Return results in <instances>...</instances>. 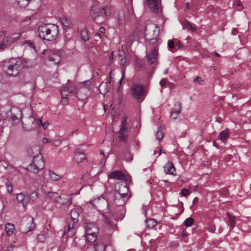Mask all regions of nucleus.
Wrapping results in <instances>:
<instances>
[{"label":"nucleus","mask_w":251,"mask_h":251,"mask_svg":"<svg viewBox=\"0 0 251 251\" xmlns=\"http://www.w3.org/2000/svg\"><path fill=\"white\" fill-rule=\"evenodd\" d=\"M31 67V63L25 58H13L4 61L3 69L8 75L15 76Z\"/></svg>","instance_id":"nucleus-1"},{"label":"nucleus","mask_w":251,"mask_h":251,"mask_svg":"<svg viewBox=\"0 0 251 251\" xmlns=\"http://www.w3.org/2000/svg\"><path fill=\"white\" fill-rule=\"evenodd\" d=\"M58 26L51 24L41 25L38 29L39 37L48 41L55 40L58 36Z\"/></svg>","instance_id":"nucleus-2"},{"label":"nucleus","mask_w":251,"mask_h":251,"mask_svg":"<svg viewBox=\"0 0 251 251\" xmlns=\"http://www.w3.org/2000/svg\"><path fill=\"white\" fill-rule=\"evenodd\" d=\"M130 93L134 99L140 101L144 99L147 95L145 88L140 83L133 84L131 87Z\"/></svg>","instance_id":"nucleus-3"},{"label":"nucleus","mask_w":251,"mask_h":251,"mask_svg":"<svg viewBox=\"0 0 251 251\" xmlns=\"http://www.w3.org/2000/svg\"><path fill=\"white\" fill-rule=\"evenodd\" d=\"M45 162L42 158L38 157L33 158L32 162L26 168L28 171L37 173L39 170H42L45 167Z\"/></svg>","instance_id":"nucleus-4"},{"label":"nucleus","mask_w":251,"mask_h":251,"mask_svg":"<svg viewBox=\"0 0 251 251\" xmlns=\"http://www.w3.org/2000/svg\"><path fill=\"white\" fill-rule=\"evenodd\" d=\"M128 189L126 185L123 183L118 185V188L115 187L113 192L114 200L122 199L125 201V199L127 197Z\"/></svg>","instance_id":"nucleus-5"},{"label":"nucleus","mask_w":251,"mask_h":251,"mask_svg":"<svg viewBox=\"0 0 251 251\" xmlns=\"http://www.w3.org/2000/svg\"><path fill=\"white\" fill-rule=\"evenodd\" d=\"M22 124L24 129L29 131L37 128V125L39 124H41V119H35L33 117H30L25 121V122H23Z\"/></svg>","instance_id":"nucleus-6"},{"label":"nucleus","mask_w":251,"mask_h":251,"mask_svg":"<svg viewBox=\"0 0 251 251\" xmlns=\"http://www.w3.org/2000/svg\"><path fill=\"white\" fill-rule=\"evenodd\" d=\"M22 114L21 109L17 107H12L6 113L7 118L12 122L18 121Z\"/></svg>","instance_id":"nucleus-7"},{"label":"nucleus","mask_w":251,"mask_h":251,"mask_svg":"<svg viewBox=\"0 0 251 251\" xmlns=\"http://www.w3.org/2000/svg\"><path fill=\"white\" fill-rule=\"evenodd\" d=\"M127 118L126 117H123V120L121 122V128L118 131V137L119 140L124 143L127 142V128L126 127Z\"/></svg>","instance_id":"nucleus-8"},{"label":"nucleus","mask_w":251,"mask_h":251,"mask_svg":"<svg viewBox=\"0 0 251 251\" xmlns=\"http://www.w3.org/2000/svg\"><path fill=\"white\" fill-rule=\"evenodd\" d=\"M23 33H14L4 37L2 40L8 47L15 44L19 40Z\"/></svg>","instance_id":"nucleus-9"},{"label":"nucleus","mask_w":251,"mask_h":251,"mask_svg":"<svg viewBox=\"0 0 251 251\" xmlns=\"http://www.w3.org/2000/svg\"><path fill=\"white\" fill-rule=\"evenodd\" d=\"M84 227L85 234H98V228L93 223L90 222L85 223Z\"/></svg>","instance_id":"nucleus-10"},{"label":"nucleus","mask_w":251,"mask_h":251,"mask_svg":"<svg viewBox=\"0 0 251 251\" xmlns=\"http://www.w3.org/2000/svg\"><path fill=\"white\" fill-rule=\"evenodd\" d=\"M108 177L110 179L124 180L126 179L125 174L120 171H114L109 173Z\"/></svg>","instance_id":"nucleus-11"},{"label":"nucleus","mask_w":251,"mask_h":251,"mask_svg":"<svg viewBox=\"0 0 251 251\" xmlns=\"http://www.w3.org/2000/svg\"><path fill=\"white\" fill-rule=\"evenodd\" d=\"M87 158L86 154L84 151H82L79 149H77L75 152L74 159L78 164L81 163L83 160H86Z\"/></svg>","instance_id":"nucleus-12"},{"label":"nucleus","mask_w":251,"mask_h":251,"mask_svg":"<svg viewBox=\"0 0 251 251\" xmlns=\"http://www.w3.org/2000/svg\"><path fill=\"white\" fill-rule=\"evenodd\" d=\"M157 54L155 49H154L151 52L148 54L147 56V63L154 66L155 67L157 63H155L157 59Z\"/></svg>","instance_id":"nucleus-13"},{"label":"nucleus","mask_w":251,"mask_h":251,"mask_svg":"<svg viewBox=\"0 0 251 251\" xmlns=\"http://www.w3.org/2000/svg\"><path fill=\"white\" fill-rule=\"evenodd\" d=\"M27 153L29 155L32 157L33 158L38 157V158H42L40 156L41 155L39 148L38 146H32L27 149Z\"/></svg>","instance_id":"nucleus-14"},{"label":"nucleus","mask_w":251,"mask_h":251,"mask_svg":"<svg viewBox=\"0 0 251 251\" xmlns=\"http://www.w3.org/2000/svg\"><path fill=\"white\" fill-rule=\"evenodd\" d=\"M181 111V104L180 102H177L175 104V108L172 111L170 117L176 120Z\"/></svg>","instance_id":"nucleus-15"},{"label":"nucleus","mask_w":251,"mask_h":251,"mask_svg":"<svg viewBox=\"0 0 251 251\" xmlns=\"http://www.w3.org/2000/svg\"><path fill=\"white\" fill-rule=\"evenodd\" d=\"M164 172L166 174L175 175L176 169L173 163L171 162L167 163L164 167Z\"/></svg>","instance_id":"nucleus-16"},{"label":"nucleus","mask_w":251,"mask_h":251,"mask_svg":"<svg viewBox=\"0 0 251 251\" xmlns=\"http://www.w3.org/2000/svg\"><path fill=\"white\" fill-rule=\"evenodd\" d=\"M147 3L150 6L151 10L155 13L158 12V0H146Z\"/></svg>","instance_id":"nucleus-17"},{"label":"nucleus","mask_w":251,"mask_h":251,"mask_svg":"<svg viewBox=\"0 0 251 251\" xmlns=\"http://www.w3.org/2000/svg\"><path fill=\"white\" fill-rule=\"evenodd\" d=\"M75 221H70L64 229V233L69 234V235H72L75 232Z\"/></svg>","instance_id":"nucleus-18"},{"label":"nucleus","mask_w":251,"mask_h":251,"mask_svg":"<svg viewBox=\"0 0 251 251\" xmlns=\"http://www.w3.org/2000/svg\"><path fill=\"white\" fill-rule=\"evenodd\" d=\"M182 26L184 29L190 30L192 32H195L197 30V28L193 26V25L188 21H184L182 23Z\"/></svg>","instance_id":"nucleus-19"},{"label":"nucleus","mask_w":251,"mask_h":251,"mask_svg":"<svg viewBox=\"0 0 251 251\" xmlns=\"http://www.w3.org/2000/svg\"><path fill=\"white\" fill-rule=\"evenodd\" d=\"M47 58L49 61L53 62L55 64H57L60 61V56L56 53H53L50 55H49Z\"/></svg>","instance_id":"nucleus-20"},{"label":"nucleus","mask_w":251,"mask_h":251,"mask_svg":"<svg viewBox=\"0 0 251 251\" xmlns=\"http://www.w3.org/2000/svg\"><path fill=\"white\" fill-rule=\"evenodd\" d=\"M5 230L7 234L11 235L15 230V226L11 223H7L5 224Z\"/></svg>","instance_id":"nucleus-21"},{"label":"nucleus","mask_w":251,"mask_h":251,"mask_svg":"<svg viewBox=\"0 0 251 251\" xmlns=\"http://www.w3.org/2000/svg\"><path fill=\"white\" fill-rule=\"evenodd\" d=\"M90 11L91 13V17L94 19H95L100 15V12L95 5H92Z\"/></svg>","instance_id":"nucleus-22"},{"label":"nucleus","mask_w":251,"mask_h":251,"mask_svg":"<svg viewBox=\"0 0 251 251\" xmlns=\"http://www.w3.org/2000/svg\"><path fill=\"white\" fill-rule=\"evenodd\" d=\"M229 130L227 129L221 132L219 134L220 140L224 142L226 141L229 138Z\"/></svg>","instance_id":"nucleus-23"},{"label":"nucleus","mask_w":251,"mask_h":251,"mask_svg":"<svg viewBox=\"0 0 251 251\" xmlns=\"http://www.w3.org/2000/svg\"><path fill=\"white\" fill-rule=\"evenodd\" d=\"M148 30L147 27H146L145 29V35L144 38L145 40L149 42L150 44H154L157 41V38L156 37L153 38H151L149 37L148 33H147Z\"/></svg>","instance_id":"nucleus-24"},{"label":"nucleus","mask_w":251,"mask_h":251,"mask_svg":"<svg viewBox=\"0 0 251 251\" xmlns=\"http://www.w3.org/2000/svg\"><path fill=\"white\" fill-rule=\"evenodd\" d=\"M118 211L120 212V214L116 213V220H123L125 215L126 213V208L123 206L120 207L119 208Z\"/></svg>","instance_id":"nucleus-25"},{"label":"nucleus","mask_w":251,"mask_h":251,"mask_svg":"<svg viewBox=\"0 0 251 251\" xmlns=\"http://www.w3.org/2000/svg\"><path fill=\"white\" fill-rule=\"evenodd\" d=\"M47 196L48 198L56 201H57L58 199L61 198V196L56 192H49L47 194Z\"/></svg>","instance_id":"nucleus-26"},{"label":"nucleus","mask_w":251,"mask_h":251,"mask_svg":"<svg viewBox=\"0 0 251 251\" xmlns=\"http://www.w3.org/2000/svg\"><path fill=\"white\" fill-rule=\"evenodd\" d=\"M117 19L120 24H123L125 20V12L123 10H120L118 13Z\"/></svg>","instance_id":"nucleus-27"},{"label":"nucleus","mask_w":251,"mask_h":251,"mask_svg":"<svg viewBox=\"0 0 251 251\" xmlns=\"http://www.w3.org/2000/svg\"><path fill=\"white\" fill-rule=\"evenodd\" d=\"M119 59L120 60V64L124 66L126 63V59L125 56V53L123 50L119 51L118 54Z\"/></svg>","instance_id":"nucleus-28"},{"label":"nucleus","mask_w":251,"mask_h":251,"mask_svg":"<svg viewBox=\"0 0 251 251\" xmlns=\"http://www.w3.org/2000/svg\"><path fill=\"white\" fill-rule=\"evenodd\" d=\"M79 215V210L72 209L70 212L71 220H77Z\"/></svg>","instance_id":"nucleus-29"},{"label":"nucleus","mask_w":251,"mask_h":251,"mask_svg":"<svg viewBox=\"0 0 251 251\" xmlns=\"http://www.w3.org/2000/svg\"><path fill=\"white\" fill-rule=\"evenodd\" d=\"M106 246L101 243H97L94 245L95 251H105Z\"/></svg>","instance_id":"nucleus-30"},{"label":"nucleus","mask_w":251,"mask_h":251,"mask_svg":"<svg viewBox=\"0 0 251 251\" xmlns=\"http://www.w3.org/2000/svg\"><path fill=\"white\" fill-rule=\"evenodd\" d=\"M81 38L85 42L89 40V36L86 28L83 29L80 33Z\"/></svg>","instance_id":"nucleus-31"},{"label":"nucleus","mask_w":251,"mask_h":251,"mask_svg":"<svg viewBox=\"0 0 251 251\" xmlns=\"http://www.w3.org/2000/svg\"><path fill=\"white\" fill-rule=\"evenodd\" d=\"M146 228L151 229L154 227L157 224V221H145Z\"/></svg>","instance_id":"nucleus-32"},{"label":"nucleus","mask_w":251,"mask_h":251,"mask_svg":"<svg viewBox=\"0 0 251 251\" xmlns=\"http://www.w3.org/2000/svg\"><path fill=\"white\" fill-rule=\"evenodd\" d=\"M60 21L62 25L64 27H67L69 26L70 24H71V20L64 16L60 18Z\"/></svg>","instance_id":"nucleus-33"},{"label":"nucleus","mask_w":251,"mask_h":251,"mask_svg":"<svg viewBox=\"0 0 251 251\" xmlns=\"http://www.w3.org/2000/svg\"><path fill=\"white\" fill-rule=\"evenodd\" d=\"M30 1L31 0H16L17 4L22 7L27 6Z\"/></svg>","instance_id":"nucleus-34"},{"label":"nucleus","mask_w":251,"mask_h":251,"mask_svg":"<svg viewBox=\"0 0 251 251\" xmlns=\"http://www.w3.org/2000/svg\"><path fill=\"white\" fill-rule=\"evenodd\" d=\"M86 240L90 242H93L95 241L97 238V234H85Z\"/></svg>","instance_id":"nucleus-35"},{"label":"nucleus","mask_w":251,"mask_h":251,"mask_svg":"<svg viewBox=\"0 0 251 251\" xmlns=\"http://www.w3.org/2000/svg\"><path fill=\"white\" fill-rule=\"evenodd\" d=\"M49 174L51 179L53 181H57L61 178L60 176L55 174L51 171H49Z\"/></svg>","instance_id":"nucleus-36"},{"label":"nucleus","mask_w":251,"mask_h":251,"mask_svg":"<svg viewBox=\"0 0 251 251\" xmlns=\"http://www.w3.org/2000/svg\"><path fill=\"white\" fill-rule=\"evenodd\" d=\"M124 158L126 161H130L133 159V154L127 150L124 152Z\"/></svg>","instance_id":"nucleus-37"},{"label":"nucleus","mask_w":251,"mask_h":251,"mask_svg":"<svg viewBox=\"0 0 251 251\" xmlns=\"http://www.w3.org/2000/svg\"><path fill=\"white\" fill-rule=\"evenodd\" d=\"M31 201V200L29 194H25L24 200L23 203V205L24 207H25L27 204Z\"/></svg>","instance_id":"nucleus-38"},{"label":"nucleus","mask_w":251,"mask_h":251,"mask_svg":"<svg viewBox=\"0 0 251 251\" xmlns=\"http://www.w3.org/2000/svg\"><path fill=\"white\" fill-rule=\"evenodd\" d=\"M72 92V90H70V88L67 87H65L63 90L61 91V95L62 97H66L69 93H71Z\"/></svg>","instance_id":"nucleus-39"},{"label":"nucleus","mask_w":251,"mask_h":251,"mask_svg":"<svg viewBox=\"0 0 251 251\" xmlns=\"http://www.w3.org/2000/svg\"><path fill=\"white\" fill-rule=\"evenodd\" d=\"M144 64V61L139 58H137L135 61V65L138 69H141Z\"/></svg>","instance_id":"nucleus-40"},{"label":"nucleus","mask_w":251,"mask_h":251,"mask_svg":"<svg viewBox=\"0 0 251 251\" xmlns=\"http://www.w3.org/2000/svg\"><path fill=\"white\" fill-rule=\"evenodd\" d=\"M223 218L224 219H226L227 218H228V220H235V217L233 216L232 215L230 214L229 213L225 212V211H223Z\"/></svg>","instance_id":"nucleus-41"},{"label":"nucleus","mask_w":251,"mask_h":251,"mask_svg":"<svg viewBox=\"0 0 251 251\" xmlns=\"http://www.w3.org/2000/svg\"><path fill=\"white\" fill-rule=\"evenodd\" d=\"M29 195L30 197L32 202H33L34 201H35L38 197V194L35 191L29 194Z\"/></svg>","instance_id":"nucleus-42"},{"label":"nucleus","mask_w":251,"mask_h":251,"mask_svg":"<svg viewBox=\"0 0 251 251\" xmlns=\"http://www.w3.org/2000/svg\"><path fill=\"white\" fill-rule=\"evenodd\" d=\"M24 196L25 194L23 193L17 194L16 195V199L18 201L22 202L23 203L24 200Z\"/></svg>","instance_id":"nucleus-43"},{"label":"nucleus","mask_w":251,"mask_h":251,"mask_svg":"<svg viewBox=\"0 0 251 251\" xmlns=\"http://www.w3.org/2000/svg\"><path fill=\"white\" fill-rule=\"evenodd\" d=\"M164 137L163 133L159 130H158L156 133V138L158 141H161Z\"/></svg>","instance_id":"nucleus-44"},{"label":"nucleus","mask_w":251,"mask_h":251,"mask_svg":"<svg viewBox=\"0 0 251 251\" xmlns=\"http://www.w3.org/2000/svg\"><path fill=\"white\" fill-rule=\"evenodd\" d=\"M41 124H39V125H37V127H42V128L44 129H46L49 125V123L47 121H46L45 122L43 123L41 119Z\"/></svg>","instance_id":"nucleus-45"},{"label":"nucleus","mask_w":251,"mask_h":251,"mask_svg":"<svg viewBox=\"0 0 251 251\" xmlns=\"http://www.w3.org/2000/svg\"><path fill=\"white\" fill-rule=\"evenodd\" d=\"M180 193L183 196L186 197L190 193V192L189 190L183 188L181 190Z\"/></svg>","instance_id":"nucleus-46"},{"label":"nucleus","mask_w":251,"mask_h":251,"mask_svg":"<svg viewBox=\"0 0 251 251\" xmlns=\"http://www.w3.org/2000/svg\"><path fill=\"white\" fill-rule=\"evenodd\" d=\"M104 88L105 89V91L104 92V93H105V92L107 91V82H102L100 85V87H99V90L100 91V89L101 88ZM101 93V92H100Z\"/></svg>","instance_id":"nucleus-47"},{"label":"nucleus","mask_w":251,"mask_h":251,"mask_svg":"<svg viewBox=\"0 0 251 251\" xmlns=\"http://www.w3.org/2000/svg\"><path fill=\"white\" fill-rule=\"evenodd\" d=\"M176 50L181 49L184 48V45L180 41H177V42L175 44Z\"/></svg>","instance_id":"nucleus-48"},{"label":"nucleus","mask_w":251,"mask_h":251,"mask_svg":"<svg viewBox=\"0 0 251 251\" xmlns=\"http://www.w3.org/2000/svg\"><path fill=\"white\" fill-rule=\"evenodd\" d=\"M28 224L30 225L28 231H32L35 227V224L34 223V221H30V223H28Z\"/></svg>","instance_id":"nucleus-49"},{"label":"nucleus","mask_w":251,"mask_h":251,"mask_svg":"<svg viewBox=\"0 0 251 251\" xmlns=\"http://www.w3.org/2000/svg\"><path fill=\"white\" fill-rule=\"evenodd\" d=\"M46 239V237L44 234H39L37 236V240L39 242H44Z\"/></svg>","instance_id":"nucleus-50"},{"label":"nucleus","mask_w":251,"mask_h":251,"mask_svg":"<svg viewBox=\"0 0 251 251\" xmlns=\"http://www.w3.org/2000/svg\"><path fill=\"white\" fill-rule=\"evenodd\" d=\"M6 188H7V190L8 192L10 194H12V191H13V187H12V185L10 183H7L6 184Z\"/></svg>","instance_id":"nucleus-51"},{"label":"nucleus","mask_w":251,"mask_h":251,"mask_svg":"<svg viewBox=\"0 0 251 251\" xmlns=\"http://www.w3.org/2000/svg\"><path fill=\"white\" fill-rule=\"evenodd\" d=\"M168 46L170 49H173L176 47L174 42L172 40H169L168 41Z\"/></svg>","instance_id":"nucleus-52"},{"label":"nucleus","mask_w":251,"mask_h":251,"mask_svg":"<svg viewBox=\"0 0 251 251\" xmlns=\"http://www.w3.org/2000/svg\"><path fill=\"white\" fill-rule=\"evenodd\" d=\"M108 9V8L107 7H103L101 9V10L104 11V14L106 17L110 16V12L109 11V10L107 11Z\"/></svg>","instance_id":"nucleus-53"},{"label":"nucleus","mask_w":251,"mask_h":251,"mask_svg":"<svg viewBox=\"0 0 251 251\" xmlns=\"http://www.w3.org/2000/svg\"><path fill=\"white\" fill-rule=\"evenodd\" d=\"M8 48L6 44L4 43V41L2 40V41L0 43V50H3L5 49Z\"/></svg>","instance_id":"nucleus-54"},{"label":"nucleus","mask_w":251,"mask_h":251,"mask_svg":"<svg viewBox=\"0 0 251 251\" xmlns=\"http://www.w3.org/2000/svg\"><path fill=\"white\" fill-rule=\"evenodd\" d=\"M194 221H184V225L187 227L193 225Z\"/></svg>","instance_id":"nucleus-55"},{"label":"nucleus","mask_w":251,"mask_h":251,"mask_svg":"<svg viewBox=\"0 0 251 251\" xmlns=\"http://www.w3.org/2000/svg\"><path fill=\"white\" fill-rule=\"evenodd\" d=\"M236 5L238 7V10H242L243 9V6L241 4V2L240 0H237L236 1Z\"/></svg>","instance_id":"nucleus-56"},{"label":"nucleus","mask_w":251,"mask_h":251,"mask_svg":"<svg viewBox=\"0 0 251 251\" xmlns=\"http://www.w3.org/2000/svg\"><path fill=\"white\" fill-rule=\"evenodd\" d=\"M107 208H108V210H107V213L108 214H109V216L108 217H107L106 218L107 219H109V218H112L114 216V212H112V211L109 209L108 206H107Z\"/></svg>","instance_id":"nucleus-57"},{"label":"nucleus","mask_w":251,"mask_h":251,"mask_svg":"<svg viewBox=\"0 0 251 251\" xmlns=\"http://www.w3.org/2000/svg\"><path fill=\"white\" fill-rule=\"evenodd\" d=\"M201 81H203L202 79L199 76H197L193 80V82L195 83H198L200 84Z\"/></svg>","instance_id":"nucleus-58"},{"label":"nucleus","mask_w":251,"mask_h":251,"mask_svg":"<svg viewBox=\"0 0 251 251\" xmlns=\"http://www.w3.org/2000/svg\"><path fill=\"white\" fill-rule=\"evenodd\" d=\"M91 81L90 80H87V81L81 82L80 84L82 85H85V84H86V87L88 88L90 85H91Z\"/></svg>","instance_id":"nucleus-59"},{"label":"nucleus","mask_w":251,"mask_h":251,"mask_svg":"<svg viewBox=\"0 0 251 251\" xmlns=\"http://www.w3.org/2000/svg\"><path fill=\"white\" fill-rule=\"evenodd\" d=\"M68 99L66 98V97H62V99H61V103L63 104V105H66L67 103H68V100H67Z\"/></svg>","instance_id":"nucleus-60"},{"label":"nucleus","mask_w":251,"mask_h":251,"mask_svg":"<svg viewBox=\"0 0 251 251\" xmlns=\"http://www.w3.org/2000/svg\"><path fill=\"white\" fill-rule=\"evenodd\" d=\"M167 82V79L163 78L160 81V84L162 87L165 86Z\"/></svg>","instance_id":"nucleus-61"},{"label":"nucleus","mask_w":251,"mask_h":251,"mask_svg":"<svg viewBox=\"0 0 251 251\" xmlns=\"http://www.w3.org/2000/svg\"><path fill=\"white\" fill-rule=\"evenodd\" d=\"M24 44L28 45L31 48H33L34 46V43L30 40L25 41Z\"/></svg>","instance_id":"nucleus-62"},{"label":"nucleus","mask_w":251,"mask_h":251,"mask_svg":"<svg viewBox=\"0 0 251 251\" xmlns=\"http://www.w3.org/2000/svg\"><path fill=\"white\" fill-rule=\"evenodd\" d=\"M113 59V52H112L109 57V62L108 63V65H110L112 64Z\"/></svg>","instance_id":"nucleus-63"},{"label":"nucleus","mask_w":251,"mask_h":251,"mask_svg":"<svg viewBox=\"0 0 251 251\" xmlns=\"http://www.w3.org/2000/svg\"><path fill=\"white\" fill-rule=\"evenodd\" d=\"M50 142H51V140L48 138L44 137L42 139V142L44 144H47L48 143H50Z\"/></svg>","instance_id":"nucleus-64"}]
</instances>
